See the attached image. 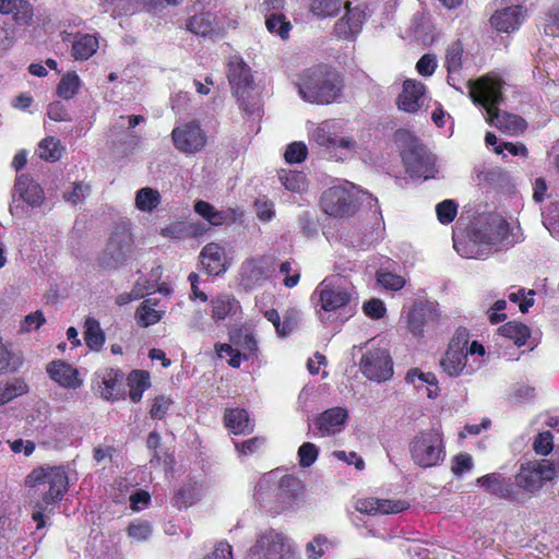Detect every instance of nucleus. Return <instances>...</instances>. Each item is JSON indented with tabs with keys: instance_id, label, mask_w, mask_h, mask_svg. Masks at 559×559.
Returning a JSON list of instances; mask_svg holds the SVG:
<instances>
[{
	"instance_id": "43",
	"label": "nucleus",
	"mask_w": 559,
	"mask_h": 559,
	"mask_svg": "<svg viewBox=\"0 0 559 559\" xmlns=\"http://www.w3.org/2000/svg\"><path fill=\"white\" fill-rule=\"evenodd\" d=\"M151 299L144 300L138 308L135 319L140 326L147 328L160 321L165 311L154 308Z\"/></svg>"
},
{
	"instance_id": "13",
	"label": "nucleus",
	"mask_w": 559,
	"mask_h": 559,
	"mask_svg": "<svg viewBox=\"0 0 559 559\" xmlns=\"http://www.w3.org/2000/svg\"><path fill=\"white\" fill-rule=\"evenodd\" d=\"M556 476L555 464L549 460H534L521 464L515 475V484L519 488L535 492L539 490L547 481Z\"/></svg>"
},
{
	"instance_id": "42",
	"label": "nucleus",
	"mask_w": 559,
	"mask_h": 559,
	"mask_svg": "<svg viewBox=\"0 0 559 559\" xmlns=\"http://www.w3.org/2000/svg\"><path fill=\"white\" fill-rule=\"evenodd\" d=\"M128 384L130 386L129 396L133 403L142 400L143 392L150 388V376L145 371L134 370L129 374Z\"/></svg>"
},
{
	"instance_id": "28",
	"label": "nucleus",
	"mask_w": 559,
	"mask_h": 559,
	"mask_svg": "<svg viewBox=\"0 0 559 559\" xmlns=\"http://www.w3.org/2000/svg\"><path fill=\"white\" fill-rule=\"evenodd\" d=\"M0 13L12 14L16 23L29 25L33 21L34 9L28 0H0Z\"/></svg>"
},
{
	"instance_id": "62",
	"label": "nucleus",
	"mask_w": 559,
	"mask_h": 559,
	"mask_svg": "<svg viewBox=\"0 0 559 559\" xmlns=\"http://www.w3.org/2000/svg\"><path fill=\"white\" fill-rule=\"evenodd\" d=\"M46 319L40 310L32 312L27 314L24 320L20 324L21 333H28L34 330H38L44 323Z\"/></svg>"
},
{
	"instance_id": "54",
	"label": "nucleus",
	"mask_w": 559,
	"mask_h": 559,
	"mask_svg": "<svg viewBox=\"0 0 559 559\" xmlns=\"http://www.w3.org/2000/svg\"><path fill=\"white\" fill-rule=\"evenodd\" d=\"M319 449L311 442L302 443L298 449L299 464L301 467L311 466L318 459Z\"/></svg>"
},
{
	"instance_id": "39",
	"label": "nucleus",
	"mask_w": 559,
	"mask_h": 559,
	"mask_svg": "<svg viewBox=\"0 0 559 559\" xmlns=\"http://www.w3.org/2000/svg\"><path fill=\"white\" fill-rule=\"evenodd\" d=\"M278 180L287 191L304 193L308 189V180L304 173L282 169L278 171Z\"/></svg>"
},
{
	"instance_id": "15",
	"label": "nucleus",
	"mask_w": 559,
	"mask_h": 559,
	"mask_svg": "<svg viewBox=\"0 0 559 559\" xmlns=\"http://www.w3.org/2000/svg\"><path fill=\"white\" fill-rule=\"evenodd\" d=\"M251 551L253 555L261 556L262 559H295V548L292 543L274 530L261 534Z\"/></svg>"
},
{
	"instance_id": "29",
	"label": "nucleus",
	"mask_w": 559,
	"mask_h": 559,
	"mask_svg": "<svg viewBox=\"0 0 559 559\" xmlns=\"http://www.w3.org/2000/svg\"><path fill=\"white\" fill-rule=\"evenodd\" d=\"M407 33L409 37L424 45H430L435 40L433 25L430 17L423 13L414 14Z\"/></svg>"
},
{
	"instance_id": "46",
	"label": "nucleus",
	"mask_w": 559,
	"mask_h": 559,
	"mask_svg": "<svg viewBox=\"0 0 559 559\" xmlns=\"http://www.w3.org/2000/svg\"><path fill=\"white\" fill-rule=\"evenodd\" d=\"M502 336L510 338L516 346H522L530 337V330L526 325L519 322H508L499 328Z\"/></svg>"
},
{
	"instance_id": "50",
	"label": "nucleus",
	"mask_w": 559,
	"mask_h": 559,
	"mask_svg": "<svg viewBox=\"0 0 559 559\" xmlns=\"http://www.w3.org/2000/svg\"><path fill=\"white\" fill-rule=\"evenodd\" d=\"M60 142L53 136H48L41 140L38 144V156L47 162H56L61 157Z\"/></svg>"
},
{
	"instance_id": "32",
	"label": "nucleus",
	"mask_w": 559,
	"mask_h": 559,
	"mask_svg": "<svg viewBox=\"0 0 559 559\" xmlns=\"http://www.w3.org/2000/svg\"><path fill=\"white\" fill-rule=\"evenodd\" d=\"M194 211L213 226H221L224 223L235 221L234 210H216L212 204L205 201H197Z\"/></svg>"
},
{
	"instance_id": "37",
	"label": "nucleus",
	"mask_w": 559,
	"mask_h": 559,
	"mask_svg": "<svg viewBox=\"0 0 559 559\" xmlns=\"http://www.w3.org/2000/svg\"><path fill=\"white\" fill-rule=\"evenodd\" d=\"M98 48V39L91 34H78L72 41V56L75 60H87Z\"/></svg>"
},
{
	"instance_id": "3",
	"label": "nucleus",
	"mask_w": 559,
	"mask_h": 559,
	"mask_svg": "<svg viewBox=\"0 0 559 559\" xmlns=\"http://www.w3.org/2000/svg\"><path fill=\"white\" fill-rule=\"evenodd\" d=\"M295 85L302 100L309 104L329 105L341 97L343 80L332 67L317 64L302 70Z\"/></svg>"
},
{
	"instance_id": "51",
	"label": "nucleus",
	"mask_w": 559,
	"mask_h": 559,
	"mask_svg": "<svg viewBox=\"0 0 559 559\" xmlns=\"http://www.w3.org/2000/svg\"><path fill=\"white\" fill-rule=\"evenodd\" d=\"M265 25L269 32L277 34L283 39L288 38L292 25L283 14H270Z\"/></svg>"
},
{
	"instance_id": "27",
	"label": "nucleus",
	"mask_w": 559,
	"mask_h": 559,
	"mask_svg": "<svg viewBox=\"0 0 559 559\" xmlns=\"http://www.w3.org/2000/svg\"><path fill=\"white\" fill-rule=\"evenodd\" d=\"M200 258L203 267L210 275H218L227 269L225 249L216 242L206 245L202 249Z\"/></svg>"
},
{
	"instance_id": "35",
	"label": "nucleus",
	"mask_w": 559,
	"mask_h": 559,
	"mask_svg": "<svg viewBox=\"0 0 559 559\" xmlns=\"http://www.w3.org/2000/svg\"><path fill=\"white\" fill-rule=\"evenodd\" d=\"M225 425L235 435H246L253 430L248 413L239 408L226 411Z\"/></svg>"
},
{
	"instance_id": "45",
	"label": "nucleus",
	"mask_w": 559,
	"mask_h": 559,
	"mask_svg": "<svg viewBox=\"0 0 559 559\" xmlns=\"http://www.w3.org/2000/svg\"><path fill=\"white\" fill-rule=\"evenodd\" d=\"M343 4V0H310V11L320 19L333 17L340 13Z\"/></svg>"
},
{
	"instance_id": "8",
	"label": "nucleus",
	"mask_w": 559,
	"mask_h": 559,
	"mask_svg": "<svg viewBox=\"0 0 559 559\" xmlns=\"http://www.w3.org/2000/svg\"><path fill=\"white\" fill-rule=\"evenodd\" d=\"M352 285L340 274L324 278L312 293V301L325 312L345 307L352 297Z\"/></svg>"
},
{
	"instance_id": "47",
	"label": "nucleus",
	"mask_w": 559,
	"mask_h": 559,
	"mask_svg": "<svg viewBox=\"0 0 559 559\" xmlns=\"http://www.w3.org/2000/svg\"><path fill=\"white\" fill-rule=\"evenodd\" d=\"M22 365L23 357L19 353L11 352L0 342V373L15 372Z\"/></svg>"
},
{
	"instance_id": "18",
	"label": "nucleus",
	"mask_w": 559,
	"mask_h": 559,
	"mask_svg": "<svg viewBox=\"0 0 559 559\" xmlns=\"http://www.w3.org/2000/svg\"><path fill=\"white\" fill-rule=\"evenodd\" d=\"M274 271L275 264L272 258L249 259L241 266V282L246 288H253L270 278Z\"/></svg>"
},
{
	"instance_id": "22",
	"label": "nucleus",
	"mask_w": 559,
	"mask_h": 559,
	"mask_svg": "<svg viewBox=\"0 0 559 559\" xmlns=\"http://www.w3.org/2000/svg\"><path fill=\"white\" fill-rule=\"evenodd\" d=\"M343 5L346 8V14L335 23L334 32L338 38L349 39L360 33L367 14L361 5L350 8L349 2Z\"/></svg>"
},
{
	"instance_id": "23",
	"label": "nucleus",
	"mask_w": 559,
	"mask_h": 559,
	"mask_svg": "<svg viewBox=\"0 0 559 559\" xmlns=\"http://www.w3.org/2000/svg\"><path fill=\"white\" fill-rule=\"evenodd\" d=\"M348 413L343 407H332L320 414L313 421L314 435L332 436L343 430Z\"/></svg>"
},
{
	"instance_id": "57",
	"label": "nucleus",
	"mask_w": 559,
	"mask_h": 559,
	"mask_svg": "<svg viewBox=\"0 0 559 559\" xmlns=\"http://www.w3.org/2000/svg\"><path fill=\"white\" fill-rule=\"evenodd\" d=\"M474 466L473 457L468 453H460L452 459L451 471L457 477H462L465 473L472 471Z\"/></svg>"
},
{
	"instance_id": "52",
	"label": "nucleus",
	"mask_w": 559,
	"mask_h": 559,
	"mask_svg": "<svg viewBox=\"0 0 559 559\" xmlns=\"http://www.w3.org/2000/svg\"><path fill=\"white\" fill-rule=\"evenodd\" d=\"M127 533L134 542H145L152 535V525L144 520H134L129 524Z\"/></svg>"
},
{
	"instance_id": "56",
	"label": "nucleus",
	"mask_w": 559,
	"mask_h": 559,
	"mask_svg": "<svg viewBox=\"0 0 559 559\" xmlns=\"http://www.w3.org/2000/svg\"><path fill=\"white\" fill-rule=\"evenodd\" d=\"M437 216L440 223H451L457 212V205L453 200H444L436 206Z\"/></svg>"
},
{
	"instance_id": "21",
	"label": "nucleus",
	"mask_w": 559,
	"mask_h": 559,
	"mask_svg": "<svg viewBox=\"0 0 559 559\" xmlns=\"http://www.w3.org/2000/svg\"><path fill=\"white\" fill-rule=\"evenodd\" d=\"M409 503L396 499L361 498L356 500L355 509L368 515L396 514L408 509Z\"/></svg>"
},
{
	"instance_id": "30",
	"label": "nucleus",
	"mask_w": 559,
	"mask_h": 559,
	"mask_svg": "<svg viewBox=\"0 0 559 559\" xmlns=\"http://www.w3.org/2000/svg\"><path fill=\"white\" fill-rule=\"evenodd\" d=\"M484 489L490 495H495L500 498H512L514 490L510 478H504L499 474L492 473L481 476L477 479Z\"/></svg>"
},
{
	"instance_id": "58",
	"label": "nucleus",
	"mask_w": 559,
	"mask_h": 559,
	"mask_svg": "<svg viewBox=\"0 0 559 559\" xmlns=\"http://www.w3.org/2000/svg\"><path fill=\"white\" fill-rule=\"evenodd\" d=\"M329 548V540L323 535L316 536L306 546L308 559H319Z\"/></svg>"
},
{
	"instance_id": "33",
	"label": "nucleus",
	"mask_w": 559,
	"mask_h": 559,
	"mask_svg": "<svg viewBox=\"0 0 559 559\" xmlns=\"http://www.w3.org/2000/svg\"><path fill=\"white\" fill-rule=\"evenodd\" d=\"M212 304V319L214 321L225 320L234 316L240 308L238 300L228 294H221L214 297Z\"/></svg>"
},
{
	"instance_id": "48",
	"label": "nucleus",
	"mask_w": 559,
	"mask_h": 559,
	"mask_svg": "<svg viewBox=\"0 0 559 559\" xmlns=\"http://www.w3.org/2000/svg\"><path fill=\"white\" fill-rule=\"evenodd\" d=\"M80 83V78L75 72L64 74L57 86V95L63 99L73 98L79 92Z\"/></svg>"
},
{
	"instance_id": "40",
	"label": "nucleus",
	"mask_w": 559,
	"mask_h": 559,
	"mask_svg": "<svg viewBox=\"0 0 559 559\" xmlns=\"http://www.w3.org/2000/svg\"><path fill=\"white\" fill-rule=\"evenodd\" d=\"M162 198L156 189L144 187L135 193V207L141 212L151 213L160 204Z\"/></svg>"
},
{
	"instance_id": "10",
	"label": "nucleus",
	"mask_w": 559,
	"mask_h": 559,
	"mask_svg": "<svg viewBox=\"0 0 559 559\" xmlns=\"http://www.w3.org/2000/svg\"><path fill=\"white\" fill-rule=\"evenodd\" d=\"M133 235L129 222L115 225L104 251V264L110 269L123 265L133 254Z\"/></svg>"
},
{
	"instance_id": "61",
	"label": "nucleus",
	"mask_w": 559,
	"mask_h": 559,
	"mask_svg": "<svg viewBox=\"0 0 559 559\" xmlns=\"http://www.w3.org/2000/svg\"><path fill=\"white\" fill-rule=\"evenodd\" d=\"M308 153V148L302 142H294L289 144L285 152L286 162L293 163H301L306 159Z\"/></svg>"
},
{
	"instance_id": "24",
	"label": "nucleus",
	"mask_w": 559,
	"mask_h": 559,
	"mask_svg": "<svg viewBox=\"0 0 559 559\" xmlns=\"http://www.w3.org/2000/svg\"><path fill=\"white\" fill-rule=\"evenodd\" d=\"M425 91L426 87L421 82L412 79L405 80L397 97L399 109L411 114L418 111L425 100Z\"/></svg>"
},
{
	"instance_id": "55",
	"label": "nucleus",
	"mask_w": 559,
	"mask_h": 559,
	"mask_svg": "<svg viewBox=\"0 0 559 559\" xmlns=\"http://www.w3.org/2000/svg\"><path fill=\"white\" fill-rule=\"evenodd\" d=\"M554 448V437L550 431H543L536 436L533 442V449L536 454L546 456Z\"/></svg>"
},
{
	"instance_id": "64",
	"label": "nucleus",
	"mask_w": 559,
	"mask_h": 559,
	"mask_svg": "<svg viewBox=\"0 0 559 559\" xmlns=\"http://www.w3.org/2000/svg\"><path fill=\"white\" fill-rule=\"evenodd\" d=\"M171 403H173V401L165 395L156 396L153 401V404H152V407L150 411L151 417L153 419H162L166 415Z\"/></svg>"
},
{
	"instance_id": "16",
	"label": "nucleus",
	"mask_w": 559,
	"mask_h": 559,
	"mask_svg": "<svg viewBox=\"0 0 559 559\" xmlns=\"http://www.w3.org/2000/svg\"><path fill=\"white\" fill-rule=\"evenodd\" d=\"M360 370L376 382H384L393 374V362L386 348H368L360 360Z\"/></svg>"
},
{
	"instance_id": "25",
	"label": "nucleus",
	"mask_w": 559,
	"mask_h": 559,
	"mask_svg": "<svg viewBox=\"0 0 559 559\" xmlns=\"http://www.w3.org/2000/svg\"><path fill=\"white\" fill-rule=\"evenodd\" d=\"M46 371L50 379L62 388L76 390L83 384L79 370L63 360L51 361L47 365Z\"/></svg>"
},
{
	"instance_id": "31",
	"label": "nucleus",
	"mask_w": 559,
	"mask_h": 559,
	"mask_svg": "<svg viewBox=\"0 0 559 559\" xmlns=\"http://www.w3.org/2000/svg\"><path fill=\"white\" fill-rule=\"evenodd\" d=\"M152 280H138L132 292L130 294H121L117 297V304L120 306L127 305L133 299L142 298L145 294L155 290L157 287V281L162 276V269L157 266L152 271Z\"/></svg>"
},
{
	"instance_id": "2",
	"label": "nucleus",
	"mask_w": 559,
	"mask_h": 559,
	"mask_svg": "<svg viewBox=\"0 0 559 559\" xmlns=\"http://www.w3.org/2000/svg\"><path fill=\"white\" fill-rule=\"evenodd\" d=\"M25 486L32 497H40L33 504L32 520L36 530L46 525L45 512L47 508L61 500L69 487L67 472L61 466H39L34 468L25 478Z\"/></svg>"
},
{
	"instance_id": "38",
	"label": "nucleus",
	"mask_w": 559,
	"mask_h": 559,
	"mask_svg": "<svg viewBox=\"0 0 559 559\" xmlns=\"http://www.w3.org/2000/svg\"><path fill=\"white\" fill-rule=\"evenodd\" d=\"M28 384L22 378H13L0 382V406L28 392Z\"/></svg>"
},
{
	"instance_id": "53",
	"label": "nucleus",
	"mask_w": 559,
	"mask_h": 559,
	"mask_svg": "<svg viewBox=\"0 0 559 559\" xmlns=\"http://www.w3.org/2000/svg\"><path fill=\"white\" fill-rule=\"evenodd\" d=\"M90 193V185L83 181H78L73 183L71 191H66L63 193V199L72 205H78L83 203Z\"/></svg>"
},
{
	"instance_id": "36",
	"label": "nucleus",
	"mask_w": 559,
	"mask_h": 559,
	"mask_svg": "<svg viewBox=\"0 0 559 559\" xmlns=\"http://www.w3.org/2000/svg\"><path fill=\"white\" fill-rule=\"evenodd\" d=\"M83 337L86 346L91 350L99 352L103 348L106 336L98 320L92 317L85 319Z\"/></svg>"
},
{
	"instance_id": "20",
	"label": "nucleus",
	"mask_w": 559,
	"mask_h": 559,
	"mask_svg": "<svg viewBox=\"0 0 559 559\" xmlns=\"http://www.w3.org/2000/svg\"><path fill=\"white\" fill-rule=\"evenodd\" d=\"M16 198L32 209L40 207L46 200L41 186L27 174H22L16 177L13 188V199L15 200Z\"/></svg>"
},
{
	"instance_id": "19",
	"label": "nucleus",
	"mask_w": 559,
	"mask_h": 559,
	"mask_svg": "<svg viewBox=\"0 0 559 559\" xmlns=\"http://www.w3.org/2000/svg\"><path fill=\"white\" fill-rule=\"evenodd\" d=\"M123 374L112 368H104L95 373L94 390L105 400L117 401L122 396Z\"/></svg>"
},
{
	"instance_id": "44",
	"label": "nucleus",
	"mask_w": 559,
	"mask_h": 559,
	"mask_svg": "<svg viewBox=\"0 0 559 559\" xmlns=\"http://www.w3.org/2000/svg\"><path fill=\"white\" fill-rule=\"evenodd\" d=\"M429 310L424 305H415L407 312L406 320L409 331L415 336H420L424 332Z\"/></svg>"
},
{
	"instance_id": "11",
	"label": "nucleus",
	"mask_w": 559,
	"mask_h": 559,
	"mask_svg": "<svg viewBox=\"0 0 559 559\" xmlns=\"http://www.w3.org/2000/svg\"><path fill=\"white\" fill-rule=\"evenodd\" d=\"M405 146L401 155L406 171L412 177L428 179L433 177L436 158L416 138L405 134Z\"/></svg>"
},
{
	"instance_id": "41",
	"label": "nucleus",
	"mask_w": 559,
	"mask_h": 559,
	"mask_svg": "<svg viewBox=\"0 0 559 559\" xmlns=\"http://www.w3.org/2000/svg\"><path fill=\"white\" fill-rule=\"evenodd\" d=\"M228 80L238 94L240 90L250 84V70L241 61L230 62L228 66Z\"/></svg>"
},
{
	"instance_id": "34",
	"label": "nucleus",
	"mask_w": 559,
	"mask_h": 559,
	"mask_svg": "<svg viewBox=\"0 0 559 559\" xmlns=\"http://www.w3.org/2000/svg\"><path fill=\"white\" fill-rule=\"evenodd\" d=\"M230 342L237 347L242 360H249L258 357V342L254 336L247 331H236L230 336Z\"/></svg>"
},
{
	"instance_id": "7",
	"label": "nucleus",
	"mask_w": 559,
	"mask_h": 559,
	"mask_svg": "<svg viewBox=\"0 0 559 559\" xmlns=\"http://www.w3.org/2000/svg\"><path fill=\"white\" fill-rule=\"evenodd\" d=\"M309 141L322 150L329 158L345 160L358 151V142L348 134L336 119L324 120L309 129Z\"/></svg>"
},
{
	"instance_id": "49",
	"label": "nucleus",
	"mask_w": 559,
	"mask_h": 559,
	"mask_svg": "<svg viewBox=\"0 0 559 559\" xmlns=\"http://www.w3.org/2000/svg\"><path fill=\"white\" fill-rule=\"evenodd\" d=\"M464 48L460 40L450 44L445 51L444 67L448 72H455L462 70V58Z\"/></svg>"
},
{
	"instance_id": "1",
	"label": "nucleus",
	"mask_w": 559,
	"mask_h": 559,
	"mask_svg": "<svg viewBox=\"0 0 559 559\" xmlns=\"http://www.w3.org/2000/svg\"><path fill=\"white\" fill-rule=\"evenodd\" d=\"M469 98L474 104L486 110L488 123L509 135H518L525 131L527 124L524 119L509 112H500L498 106L503 100L500 78L493 74L485 75L477 83H469Z\"/></svg>"
},
{
	"instance_id": "12",
	"label": "nucleus",
	"mask_w": 559,
	"mask_h": 559,
	"mask_svg": "<svg viewBox=\"0 0 559 559\" xmlns=\"http://www.w3.org/2000/svg\"><path fill=\"white\" fill-rule=\"evenodd\" d=\"M193 14L187 21V29L199 36H211L223 28V12L216 1H198L192 7Z\"/></svg>"
},
{
	"instance_id": "9",
	"label": "nucleus",
	"mask_w": 559,
	"mask_h": 559,
	"mask_svg": "<svg viewBox=\"0 0 559 559\" xmlns=\"http://www.w3.org/2000/svg\"><path fill=\"white\" fill-rule=\"evenodd\" d=\"M409 450L413 461L425 468L440 464L445 456L442 436L436 429L419 432L411 442Z\"/></svg>"
},
{
	"instance_id": "63",
	"label": "nucleus",
	"mask_w": 559,
	"mask_h": 559,
	"mask_svg": "<svg viewBox=\"0 0 559 559\" xmlns=\"http://www.w3.org/2000/svg\"><path fill=\"white\" fill-rule=\"evenodd\" d=\"M215 349L221 357L223 355H226L229 357L228 364L233 368H238L241 365L242 357L240 353H238L237 347L234 346V344H216Z\"/></svg>"
},
{
	"instance_id": "17",
	"label": "nucleus",
	"mask_w": 559,
	"mask_h": 559,
	"mask_svg": "<svg viewBox=\"0 0 559 559\" xmlns=\"http://www.w3.org/2000/svg\"><path fill=\"white\" fill-rule=\"evenodd\" d=\"M174 146L183 154H195L206 144V134L195 121L175 127L171 131Z\"/></svg>"
},
{
	"instance_id": "6",
	"label": "nucleus",
	"mask_w": 559,
	"mask_h": 559,
	"mask_svg": "<svg viewBox=\"0 0 559 559\" xmlns=\"http://www.w3.org/2000/svg\"><path fill=\"white\" fill-rule=\"evenodd\" d=\"M485 354V347L479 342L468 344L467 333L457 332L450 341L440 367L449 377L471 376L483 365Z\"/></svg>"
},
{
	"instance_id": "4",
	"label": "nucleus",
	"mask_w": 559,
	"mask_h": 559,
	"mask_svg": "<svg viewBox=\"0 0 559 559\" xmlns=\"http://www.w3.org/2000/svg\"><path fill=\"white\" fill-rule=\"evenodd\" d=\"M509 237V224L498 215L480 217L468 235V241L453 238L459 254L467 259H480L503 245Z\"/></svg>"
},
{
	"instance_id": "60",
	"label": "nucleus",
	"mask_w": 559,
	"mask_h": 559,
	"mask_svg": "<svg viewBox=\"0 0 559 559\" xmlns=\"http://www.w3.org/2000/svg\"><path fill=\"white\" fill-rule=\"evenodd\" d=\"M378 282L381 286L390 290H399L403 288L406 283L404 277L391 272H379Z\"/></svg>"
},
{
	"instance_id": "5",
	"label": "nucleus",
	"mask_w": 559,
	"mask_h": 559,
	"mask_svg": "<svg viewBox=\"0 0 559 559\" xmlns=\"http://www.w3.org/2000/svg\"><path fill=\"white\" fill-rule=\"evenodd\" d=\"M300 488V481L296 477H278L276 473L270 472L258 480L253 497L262 508L278 514L294 507Z\"/></svg>"
},
{
	"instance_id": "26",
	"label": "nucleus",
	"mask_w": 559,
	"mask_h": 559,
	"mask_svg": "<svg viewBox=\"0 0 559 559\" xmlns=\"http://www.w3.org/2000/svg\"><path fill=\"white\" fill-rule=\"evenodd\" d=\"M524 21V10L521 5L507 7L497 10L490 19L492 27L499 32H513Z\"/></svg>"
},
{
	"instance_id": "59",
	"label": "nucleus",
	"mask_w": 559,
	"mask_h": 559,
	"mask_svg": "<svg viewBox=\"0 0 559 559\" xmlns=\"http://www.w3.org/2000/svg\"><path fill=\"white\" fill-rule=\"evenodd\" d=\"M257 216L262 222H270L275 216L274 203L266 198H259L254 202Z\"/></svg>"
},
{
	"instance_id": "14",
	"label": "nucleus",
	"mask_w": 559,
	"mask_h": 559,
	"mask_svg": "<svg viewBox=\"0 0 559 559\" xmlns=\"http://www.w3.org/2000/svg\"><path fill=\"white\" fill-rule=\"evenodd\" d=\"M353 185L334 186L326 189L321 197V207L330 216H345L356 209V192Z\"/></svg>"
}]
</instances>
